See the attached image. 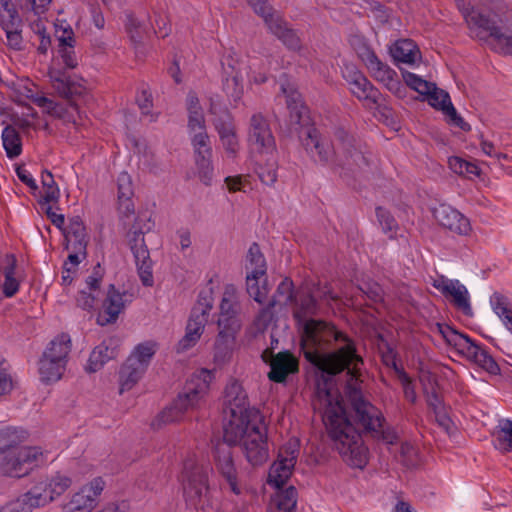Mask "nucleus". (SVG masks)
I'll return each instance as SVG.
<instances>
[{
    "instance_id": "f257e3e1",
    "label": "nucleus",
    "mask_w": 512,
    "mask_h": 512,
    "mask_svg": "<svg viewBox=\"0 0 512 512\" xmlns=\"http://www.w3.org/2000/svg\"><path fill=\"white\" fill-rule=\"evenodd\" d=\"M299 333L303 356L321 372L314 408L322 411L327 433L344 459L352 465L362 466L366 462V449L346 417L343 399L334 381L336 375L346 371L345 390L352 382L353 386L360 383L363 359L357 353L356 344L333 323L322 319L304 321Z\"/></svg>"
},
{
    "instance_id": "20e7f679",
    "label": "nucleus",
    "mask_w": 512,
    "mask_h": 512,
    "mask_svg": "<svg viewBox=\"0 0 512 512\" xmlns=\"http://www.w3.org/2000/svg\"><path fill=\"white\" fill-rule=\"evenodd\" d=\"M346 396L351 404V407L355 413V419L357 426L356 427L349 419L347 411H345L346 417L348 421L351 423V425L354 427V429L357 431L360 437V441L366 449V462L362 466H356L352 465L348 461H346L341 453H339L343 459L344 462H346L349 466L354 468L363 469L366 464L368 463V448L364 445V442L362 440V432L371 435L373 438L381 439L386 444L393 445L398 440L397 433L390 428H384V422L385 419L381 413V411L372 405L369 401H367L363 393L361 391L360 383L358 385L353 386V382L347 386L346 389ZM344 410L346 408L344 407ZM329 437H331L329 435ZM333 442V445H335V442L332 438H330ZM336 447V446H334ZM338 452H340L337 448H335Z\"/></svg>"
},
{
    "instance_id": "79ce46f5",
    "label": "nucleus",
    "mask_w": 512,
    "mask_h": 512,
    "mask_svg": "<svg viewBox=\"0 0 512 512\" xmlns=\"http://www.w3.org/2000/svg\"><path fill=\"white\" fill-rule=\"evenodd\" d=\"M242 75L224 76L222 89L233 106H237L244 94Z\"/></svg>"
},
{
    "instance_id": "2eb2a0df",
    "label": "nucleus",
    "mask_w": 512,
    "mask_h": 512,
    "mask_svg": "<svg viewBox=\"0 0 512 512\" xmlns=\"http://www.w3.org/2000/svg\"><path fill=\"white\" fill-rule=\"evenodd\" d=\"M232 445L225 441L215 445L213 451V459L216 471L221 478L227 483L229 489L235 494L240 495L242 492L241 485L238 481V472L235 467Z\"/></svg>"
},
{
    "instance_id": "cd10ccee",
    "label": "nucleus",
    "mask_w": 512,
    "mask_h": 512,
    "mask_svg": "<svg viewBox=\"0 0 512 512\" xmlns=\"http://www.w3.org/2000/svg\"><path fill=\"white\" fill-rule=\"evenodd\" d=\"M351 92L367 105L376 104L380 93L371 82L360 72H354L348 80Z\"/></svg>"
},
{
    "instance_id": "c85d7f7f",
    "label": "nucleus",
    "mask_w": 512,
    "mask_h": 512,
    "mask_svg": "<svg viewBox=\"0 0 512 512\" xmlns=\"http://www.w3.org/2000/svg\"><path fill=\"white\" fill-rule=\"evenodd\" d=\"M146 369L136 358H128L119 373L120 393L132 389L142 378Z\"/></svg>"
},
{
    "instance_id": "4be33fe9",
    "label": "nucleus",
    "mask_w": 512,
    "mask_h": 512,
    "mask_svg": "<svg viewBox=\"0 0 512 512\" xmlns=\"http://www.w3.org/2000/svg\"><path fill=\"white\" fill-rule=\"evenodd\" d=\"M281 91L285 95L287 108L290 113V123L292 126L303 127L308 125V108L304 105L302 96L297 89L291 85H281Z\"/></svg>"
},
{
    "instance_id": "f3484780",
    "label": "nucleus",
    "mask_w": 512,
    "mask_h": 512,
    "mask_svg": "<svg viewBox=\"0 0 512 512\" xmlns=\"http://www.w3.org/2000/svg\"><path fill=\"white\" fill-rule=\"evenodd\" d=\"M261 358L270 365L268 378L276 383H282L289 374L298 372V360L289 351L274 354L271 349H265Z\"/></svg>"
},
{
    "instance_id": "72a5a7b5",
    "label": "nucleus",
    "mask_w": 512,
    "mask_h": 512,
    "mask_svg": "<svg viewBox=\"0 0 512 512\" xmlns=\"http://www.w3.org/2000/svg\"><path fill=\"white\" fill-rule=\"evenodd\" d=\"M265 276L266 275L255 274L252 272H247L246 276L247 293L259 304L264 303L269 293Z\"/></svg>"
},
{
    "instance_id": "473e14b6",
    "label": "nucleus",
    "mask_w": 512,
    "mask_h": 512,
    "mask_svg": "<svg viewBox=\"0 0 512 512\" xmlns=\"http://www.w3.org/2000/svg\"><path fill=\"white\" fill-rule=\"evenodd\" d=\"M65 367V363L43 353V356L39 361V373L41 380L45 383L58 381L62 377Z\"/></svg>"
},
{
    "instance_id": "c03bdc74",
    "label": "nucleus",
    "mask_w": 512,
    "mask_h": 512,
    "mask_svg": "<svg viewBox=\"0 0 512 512\" xmlns=\"http://www.w3.org/2000/svg\"><path fill=\"white\" fill-rule=\"evenodd\" d=\"M445 297H451L455 307L462 310L465 314H470L471 306L469 303L468 290L458 280H454L453 288L444 294Z\"/></svg>"
},
{
    "instance_id": "4d7b16f0",
    "label": "nucleus",
    "mask_w": 512,
    "mask_h": 512,
    "mask_svg": "<svg viewBox=\"0 0 512 512\" xmlns=\"http://www.w3.org/2000/svg\"><path fill=\"white\" fill-rule=\"evenodd\" d=\"M15 274V259L5 269V281L3 285V293L6 297H12L16 294L19 288V283L14 277Z\"/></svg>"
},
{
    "instance_id": "c9c22d12",
    "label": "nucleus",
    "mask_w": 512,
    "mask_h": 512,
    "mask_svg": "<svg viewBox=\"0 0 512 512\" xmlns=\"http://www.w3.org/2000/svg\"><path fill=\"white\" fill-rule=\"evenodd\" d=\"M186 105L188 110V127L191 131L203 130L205 120L203 110L195 92L190 91L187 95Z\"/></svg>"
},
{
    "instance_id": "4468645a",
    "label": "nucleus",
    "mask_w": 512,
    "mask_h": 512,
    "mask_svg": "<svg viewBox=\"0 0 512 512\" xmlns=\"http://www.w3.org/2000/svg\"><path fill=\"white\" fill-rule=\"evenodd\" d=\"M335 141L340 144V153L337 154V166L342 169L354 171L369 165V160L357 144L355 138L342 128L335 131Z\"/></svg>"
},
{
    "instance_id": "a19ab883",
    "label": "nucleus",
    "mask_w": 512,
    "mask_h": 512,
    "mask_svg": "<svg viewBox=\"0 0 512 512\" xmlns=\"http://www.w3.org/2000/svg\"><path fill=\"white\" fill-rule=\"evenodd\" d=\"M294 465H288L282 461L276 460L270 467L268 473V483L280 489L290 478Z\"/></svg>"
},
{
    "instance_id": "f8f14e48",
    "label": "nucleus",
    "mask_w": 512,
    "mask_h": 512,
    "mask_svg": "<svg viewBox=\"0 0 512 512\" xmlns=\"http://www.w3.org/2000/svg\"><path fill=\"white\" fill-rule=\"evenodd\" d=\"M71 485V478L57 474L50 479L46 478L37 481L24 494L32 509H36L53 502L57 497L64 494Z\"/></svg>"
},
{
    "instance_id": "5fc2aeb1",
    "label": "nucleus",
    "mask_w": 512,
    "mask_h": 512,
    "mask_svg": "<svg viewBox=\"0 0 512 512\" xmlns=\"http://www.w3.org/2000/svg\"><path fill=\"white\" fill-rule=\"evenodd\" d=\"M403 78L408 86L412 89L416 90L418 93L422 95H426L430 92V88L434 83L428 82L414 73L411 72H403Z\"/></svg>"
},
{
    "instance_id": "f704fd0d",
    "label": "nucleus",
    "mask_w": 512,
    "mask_h": 512,
    "mask_svg": "<svg viewBox=\"0 0 512 512\" xmlns=\"http://www.w3.org/2000/svg\"><path fill=\"white\" fill-rule=\"evenodd\" d=\"M212 306L210 304H203L198 302L191 311L190 318L187 323L186 331L191 332L193 335L201 336L205 324L208 321V314Z\"/></svg>"
},
{
    "instance_id": "69168bd1",
    "label": "nucleus",
    "mask_w": 512,
    "mask_h": 512,
    "mask_svg": "<svg viewBox=\"0 0 512 512\" xmlns=\"http://www.w3.org/2000/svg\"><path fill=\"white\" fill-rule=\"evenodd\" d=\"M311 294H315L316 301H336L339 296L333 293L328 285L321 286L320 284L314 286L309 290Z\"/></svg>"
},
{
    "instance_id": "603ef678",
    "label": "nucleus",
    "mask_w": 512,
    "mask_h": 512,
    "mask_svg": "<svg viewBox=\"0 0 512 512\" xmlns=\"http://www.w3.org/2000/svg\"><path fill=\"white\" fill-rule=\"evenodd\" d=\"M299 454V442L298 440H290L283 447L280 448L277 460L287 463L288 465L296 464V460Z\"/></svg>"
},
{
    "instance_id": "ea45409f",
    "label": "nucleus",
    "mask_w": 512,
    "mask_h": 512,
    "mask_svg": "<svg viewBox=\"0 0 512 512\" xmlns=\"http://www.w3.org/2000/svg\"><path fill=\"white\" fill-rule=\"evenodd\" d=\"M495 447L503 451H512V421L509 419L499 420L494 433Z\"/></svg>"
},
{
    "instance_id": "2f4dec72",
    "label": "nucleus",
    "mask_w": 512,
    "mask_h": 512,
    "mask_svg": "<svg viewBox=\"0 0 512 512\" xmlns=\"http://www.w3.org/2000/svg\"><path fill=\"white\" fill-rule=\"evenodd\" d=\"M297 504V490L289 486L285 490H279L271 498L267 512H294Z\"/></svg>"
},
{
    "instance_id": "09e8293b",
    "label": "nucleus",
    "mask_w": 512,
    "mask_h": 512,
    "mask_svg": "<svg viewBox=\"0 0 512 512\" xmlns=\"http://www.w3.org/2000/svg\"><path fill=\"white\" fill-rule=\"evenodd\" d=\"M376 215L384 233L389 234L390 238H394L398 230V223L392 214L388 210L378 207Z\"/></svg>"
},
{
    "instance_id": "6ab92c4d",
    "label": "nucleus",
    "mask_w": 512,
    "mask_h": 512,
    "mask_svg": "<svg viewBox=\"0 0 512 512\" xmlns=\"http://www.w3.org/2000/svg\"><path fill=\"white\" fill-rule=\"evenodd\" d=\"M240 303L237 290L234 285L225 287L223 297L220 303V314L217 326H230L233 329H241V320L239 318Z\"/></svg>"
},
{
    "instance_id": "37998d69",
    "label": "nucleus",
    "mask_w": 512,
    "mask_h": 512,
    "mask_svg": "<svg viewBox=\"0 0 512 512\" xmlns=\"http://www.w3.org/2000/svg\"><path fill=\"white\" fill-rule=\"evenodd\" d=\"M246 261L247 272L266 275V260L257 243H253L250 246L246 256Z\"/></svg>"
},
{
    "instance_id": "49530a36",
    "label": "nucleus",
    "mask_w": 512,
    "mask_h": 512,
    "mask_svg": "<svg viewBox=\"0 0 512 512\" xmlns=\"http://www.w3.org/2000/svg\"><path fill=\"white\" fill-rule=\"evenodd\" d=\"M194 150L199 178L205 185H210L213 177V167L211 165L212 155H205L206 153L203 152L204 147H201V151L200 149Z\"/></svg>"
},
{
    "instance_id": "7c9ffc66",
    "label": "nucleus",
    "mask_w": 512,
    "mask_h": 512,
    "mask_svg": "<svg viewBox=\"0 0 512 512\" xmlns=\"http://www.w3.org/2000/svg\"><path fill=\"white\" fill-rule=\"evenodd\" d=\"M390 53L396 62L413 65L420 60L421 55L416 44L410 39L399 40L390 48Z\"/></svg>"
},
{
    "instance_id": "a211bd4d",
    "label": "nucleus",
    "mask_w": 512,
    "mask_h": 512,
    "mask_svg": "<svg viewBox=\"0 0 512 512\" xmlns=\"http://www.w3.org/2000/svg\"><path fill=\"white\" fill-rule=\"evenodd\" d=\"M248 142L253 149L260 153H268L275 148V139L270 125L261 113H255L250 118Z\"/></svg>"
},
{
    "instance_id": "1a4fd4ad",
    "label": "nucleus",
    "mask_w": 512,
    "mask_h": 512,
    "mask_svg": "<svg viewBox=\"0 0 512 512\" xmlns=\"http://www.w3.org/2000/svg\"><path fill=\"white\" fill-rule=\"evenodd\" d=\"M223 413L227 420L224 426H238L259 419L257 412L249 409L247 394L236 381L225 389Z\"/></svg>"
},
{
    "instance_id": "ddd939ff",
    "label": "nucleus",
    "mask_w": 512,
    "mask_h": 512,
    "mask_svg": "<svg viewBox=\"0 0 512 512\" xmlns=\"http://www.w3.org/2000/svg\"><path fill=\"white\" fill-rule=\"evenodd\" d=\"M336 148L323 137L315 127H308L303 138V146L315 163L321 165L337 166V154L340 153V144L336 141Z\"/></svg>"
},
{
    "instance_id": "c756f323",
    "label": "nucleus",
    "mask_w": 512,
    "mask_h": 512,
    "mask_svg": "<svg viewBox=\"0 0 512 512\" xmlns=\"http://www.w3.org/2000/svg\"><path fill=\"white\" fill-rule=\"evenodd\" d=\"M293 303L295 304L293 316L297 321L298 328L302 327L304 321L313 319L312 316L318 313L319 307L315 294H311L310 291L301 295L299 299L295 298Z\"/></svg>"
},
{
    "instance_id": "bf43d9fd",
    "label": "nucleus",
    "mask_w": 512,
    "mask_h": 512,
    "mask_svg": "<svg viewBox=\"0 0 512 512\" xmlns=\"http://www.w3.org/2000/svg\"><path fill=\"white\" fill-rule=\"evenodd\" d=\"M359 294L356 296H366L373 303L382 301L383 290L378 283H364L358 287Z\"/></svg>"
},
{
    "instance_id": "9d476101",
    "label": "nucleus",
    "mask_w": 512,
    "mask_h": 512,
    "mask_svg": "<svg viewBox=\"0 0 512 512\" xmlns=\"http://www.w3.org/2000/svg\"><path fill=\"white\" fill-rule=\"evenodd\" d=\"M209 112L225 151L235 157L239 150V142L235 131L233 116L222 102L219 95L210 98Z\"/></svg>"
},
{
    "instance_id": "bb28decb",
    "label": "nucleus",
    "mask_w": 512,
    "mask_h": 512,
    "mask_svg": "<svg viewBox=\"0 0 512 512\" xmlns=\"http://www.w3.org/2000/svg\"><path fill=\"white\" fill-rule=\"evenodd\" d=\"M240 329H233L230 326H218V334L214 343V361L224 363L230 356L236 336Z\"/></svg>"
},
{
    "instance_id": "0e129e2a",
    "label": "nucleus",
    "mask_w": 512,
    "mask_h": 512,
    "mask_svg": "<svg viewBox=\"0 0 512 512\" xmlns=\"http://www.w3.org/2000/svg\"><path fill=\"white\" fill-rule=\"evenodd\" d=\"M248 5L254 10V12L263 18L264 22L276 11L266 0H246Z\"/></svg>"
},
{
    "instance_id": "9b49d317",
    "label": "nucleus",
    "mask_w": 512,
    "mask_h": 512,
    "mask_svg": "<svg viewBox=\"0 0 512 512\" xmlns=\"http://www.w3.org/2000/svg\"><path fill=\"white\" fill-rule=\"evenodd\" d=\"M143 221L144 219L141 216L137 217L127 236L140 280L144 286L151 287L154 284L152 273L153 263L144 240V231L141 226V222Z\"/></svg>"
},
{
    "instance_id": "f03ea898",
    "label": "nucleus",
    "mask_w": 512,
    "mask_h": 512,
    "mask_svg": "<svg viewBox=\"0 0 512 512\" xmlns=\"http://www.w3.org/2000/svg\"><path fill=\"white\" fill-rule=\"evenodd\" d=\"M470 29H476L480 40L492 38L494 50L512 55V34L507 26L508 7L503 0H478L470 5L467 0H455Z\"/></svg>"
},
{
    "instance_id": "b1692460",
    "label": "nucleus",
    "mask_w": 512,
    "mask_h": 512,
    "mask_svg": "<svg viewBox=\"0 0 512 512\" xmlns=\"http://www.w3.org/2000/svg\"><path fill=\"white\" fill-rule=\"evenodd\" d=\"M115 289L113 284L109 285L106 298L103 302V311L97 317V323L105 326L114 323L125 307L123 296Z\"/></svg>"
},
{
    "instance_id": "de8ad7c7",
    "label": "nucleus",
    "mask_w": 512,
    "mask_h": 512,
    "mask_svg": "<svg viewBox=\"0 0 512 512\" xmlns=\"http://www.w3.org/2000/svg\"><path fill=\"white\" fill-rule=\"evenodd\" d=\"M1 25L6 32L8 45L13 49H20L22 43L21 33L19 26L22 24V19L19 17V21H15L12 24L11 20H6L5 15L0 13Z\"/></svg>"
},
{
    "instance_id": "39448f33",
    "label": "nucleus",
    "mask_w": 512,
    "mask_h": 512,
    "mask_svg": "<svg viewBox=\"0 0 512 512\" xmlns=\"http://www.w3.org/2000/svg\"><path fill=\"white\" fill-rule=\"evenodd\" d=\"M213 378L210 370L195 371L186 381L183 392L155 417L151 426L160 429L163 425L180 421L186 412L202 407L206 403Z\"/></svg>"
},
{
    "instance_id": "412c9836",
    "label": "nucleus",
    "mask_w": 512,
    "mask_h": 512,
    "mask_svg": "<svg viewBox=\"0 0 512 512\" xmlns=\"http://www.w3.org/2000/svg\"><path fill=\"white\" fill-rule=\"evenodd\" d=\"M265 24L269 31L275 35L288 49L298 51L302 44L296 31L293 30L288 22L281 16L279 12H275L266 19Z\"/></svg>"
},
{
    "instance_id": "e433bc0d",
    "label": "nucleus",
    "mask_w": 512,
    "mask_h": 512,
    "mask_svg": "<svg viewBox=\"0 0 512 512\" xmlns=\"http://www.w3.org/2000/svg\"><path fill=\"white\" fill-rule=\"evenodd\" d=\"M71 346L70 336L62 333L51 340L44 353L49 355V357L66 364L68 355L71 351Z\"/></svg>"
},
{
    "instance_id": "a878e982",
    "label": "nucleus",
    "mask_w": 512,
    "mask_h": 512,
    "mask_svg": "<svg viewBox=\"0 0 512 512\" xmlns=\"http://www.w3.org/2000/svg\"><path fill=\"white\" fill-rule=\"evenodd\" d=\"M364 60L372 76L377 81L384 83L390 90L398 85L396 72L383 63L373 51L367 50Z\"/></svg>"
},
{
    "instance_id": "6e6552de",
    "label": "nucleus",
    "mask_w": 512,
    "mask_h": 512,
    "mask_svg": "<svg viewBox=\"0 0 512 512\" xmlns=\"http://www.w3.org/2000/svg\"><path fill=\"white\" fill-rule=\"evenodd\" d=\"M437 330L449 345L454 346L469 361L490 374H498L500 368L493 357L467 335L461 334L448 325L437 324Z\"/></svg>"
},
{
    "instance_id": "0eeeda50",
    "label": "nucleus",
    "mask_w": 512,
    "mask_h": 512,
    "mask_svg": "<svg viewBox=\"0 0 512 512\" xmlns=\"http://www.w3.org/2000/svg\"><path fill=\"white\" fill-rule=\"evenodd\" d=\"M210 472L211 468L208 465L198 462L193 457L184 461L181 484L183 496L188 506L205 510L206 507L211 505Z\"/></svg>"
},
{
    "instance_id": "338daca9",
    "label": "nucleus",
    "mask_w": 512,
    "mask_h": 512,
    "mask_svg": "<svg viewBox=\"0 0 512 512\" xmlns=\"http://www.w3.org/2000/svg\"><path fill=\"white\" fill-rule=\"evenodd\" d=\"M442 111L450 118V122L453 125L459 127L463 131L471 130V126L457 113L452 103H449V105Z\"/></svg>"
},
{
    "instance_id": "58836bf2",
    "label": "nucleus",
    "mask_w": 512,
    "mask_h": 512,
    "mask_svg": "<svg viewBox=\"0 0 512 512\" xmlns=\"http://www.w3.org/2000/svg\"><path fill=\"white\" fill-rule=\"evenodd\" d=\"M2 142L8 158L13 159L21 154V137L18 131L12 125H7L3 129Z\"/></svg>"
},
{
    "instance_id": "13d9d810",
    "label": "nucleus",
    "mask_w": 512,
    "mask_h": 512,
    "mask_svg": "<svg viewBox=\"0 0 512 512\" xmlns=\"http://www.w3.org/2000/svg\"><path fill=\"white\" fill-rule=\"evenodd\" d=\"M66 241L71 242V238H81L87 236L86 228L79 216L70 219L68 227L64 230Z\"/></svg>"
},
{
    "instance_id": "8fccbe9b",
    "label": "nucleus",
    "mask_w": 512,
    "mask_h": 512,
    "mask_svg": "<svg viewBox=\"0 0 512 512\" xmlns=\"http://www.w3.org/2000/svg\"><path fill=\"white\" fill-rule=\"evenodd\" d=\"M42 184L44 188V202H57L60 196V192L51 172L45 171L42 174Z\"/></svg>"
},
{
    "instance_id": "3c124183",
    "label": "nucleus",
    "mask_w": 512,
    "mask_h": 512,
    "mask_svg": "<svg viewBox=\"0 0 512 512\" xmlns=\"http://www.w3.org/2000/svg\"><path fill=\"white\" fill-rule=\"evenodd\" d=\"M155 352L156 345L152 342H146L139 344L128 358H136L147 369Z\"/></svg>"
},
{
    "instance_id": "7ed1b4c3",
    "label": "nucleus",
    "mask_w": 512,
    "mask_h": 512,
    "mask_svg": "<svg viewBox=\"0 0 512 512\" xmlns=\"http://www.w3.org/2000/svg\"><path fill=\"white\" fill-rule=\"evenodd\" d=\"M28 434L12 426L0 429V475L20 478L43 460L39 447L22 445Z\"/></svg>"
},
{
    "instance_id": "052dcab7",
    "label": "nucleus",
    "mask_w": 512,
    "mask_h": 512,
    "mask_svg": "<svg viewBox=\"0 0 512 512\" xmlns=\"http://www.w3.org/2000/svg\"><path fill=\"white\" fill-rule=\"evenodd\" d=\"M32 510L25 494L0 508V512H31Z\"/></svg>"
},
{
    "instance_id": "4c0bfd02",
    "label": "nucleus",
    "mask_w": 512,
    "mask_h": 512,
    "mask_svg": "<svg viewBox=\"0 0 512 512\" xmlns=\"http://www.w3.org/2000/svg\"><path fill=\"white\" fill-rule=\"evenodd\" d=\"M58 40L60 43L59 51L65 66L70 69L75 68L77 66V59L73 50L75 40L72 29H64L62 35L58 36Z\"/></svg>"
},
{
    "instance_id": "774afa93",
    "label": "nucleus",
    "mask_w": 512,
    "mask_h": 512,
    "mask_svg": "<svg viewBox=\"0 0 512 512\" xmlns=\"http://www.w3.org/2000/svg\"><path fill=\"white\" fill-rule=\"evenodd\" d=\"M490 303L494 312L499 317H503L505 313H509L510 308L508 307L507 298L502 294L494 293L490 298Z\"/></svg>"
},
{
    "instance_id": "5701e85b",
    "label": "nucleus",
    "mask_w": 512,
    "mask_h": 512,
    "mask_svg": "<svg viewBox=\"0 0 512 512\" xmlns=\"http://www.w3.org/2000/svg\"><path fill=\"white\" fill-rule=\"evenodd\" d=\"M49 76L56 92L69 100L71 104L85 91V87L80 82L73 80L65 71L52 70L49 72Z\"/></svg>"
},
{
    "instance_id": "a18cd8bd",
    "label": "nucleus",
    "mask_w": 512,
    "mask_h": 512,
    "mask_svg": "<svg viewBox=\"0 0 512 512\" xmlns=\"http://www.w3.org/2000/svg\"><path fill=\"white\" fill-rule=\"evenodd\" d=\"M296 296L294 294L293 282L289 278H284L277 287L273 299L270 301V306L282 305L287 306L292 304Z\"/></svg>"
},
{
    "instance_id": "423d86ee",
    "label": "nucleus",
    "mask_w": 512,
    "mask_h": 512,
    "mask_svg": "<svg viewBox=\"0 0 512 512\" xmlns=\"http://www.w3.org/2000/svg\"><path fill=\"white\" fill-rule=\"evenodd\" d=\"M224 439L230 444H238L253 467L262 466L269 458L266 428L259 419L238 426H224Z\"/></svg>"
},
{
    "instance_id": "864d4df0",
    "label": "nucleus",
    "mask_w": 512,
    "mask_h": 512,
    "mask_svg": "<svg viewBox=\"0 0 512 512\" xmlns=\"http://www.w3.org/2000/svg\"><path fill=\"white\" fill-rule=\"evenodd\" d=\"M426 96H428L429 104L439 110H444L451 103L449 94L436 87L435 84L432 85L430 92Z\"/></svg>"
},
{
    "instance_id": "aec40b11",
    "label": "nucleus",
    "mask_w": 512,
    "mask_h": 512,
    "mask_svg": "<svg viewBox=\"0 0 512 512\" xmlns=\"http://www.w3.org/2000/svg\"><path fill=\"white\" fill-rule=\"evenodd\" d=\"M433 216L439 225L458 235H467L471 231L469 220L449 205L441 204L434 208Z\"/></svg>"
},
{
    "instance_id": "393cba45",
    "label": "nucleus",
    "mask_w": 512,
    "mask_h": 512,
    "mask_svg": "<svg viewBox=\"0 0 512 512\" xmlns=\"http://www.w3.org/2000/svg\"><path fill=\"white\" fill-rule=\"evenodd\" d=\"M119 352V340L110 337L103 340L96 346L90 354L87 370L96 372L100 370L106 362L117 357Z\"/></svg>"
},
{
    "instance_id": "680f3d73",
    "label": "nucleus",
    "mask_w": 512,
    "mask_h": 512,
    "mask_svg": "<svg viewBox=\"0 0 512 512\" xmlns=\"http://www.w3.org/2000/svg\"><path fill=\"white\" fill-rule=\"evenodd\" d=\"M100 292L94 293L92 291L81 290L76 298L77 305L84 310H91L94 308L99 299Z\"/></svg>"
},
{
    "instance_id": "e2e57ef3",
    "label": "nucleus",
    "mask_w": 512,
    "mask_h": 512,
    "mask_svg": "<svg viewBox=\"0 0 512 512\" xmlns=\"http://www.w3.org/2000/svg\"><path fill=\"white\" fill-rule=\"evenodd\" d=\"M223 75L232 77L233 75H242L240 61L233 55L225 56L222 60Z\"/></svg>"
},
{
    "instance_id": "6e6d98bb",
    "label": "nucleus",
    "mask_w": 512,
    "mask_h": 512,
    "mask_svg": "<svg viewBox=\"0 0 512 512\" xmlns=\"http://www.w3.org/2000/svg\"><path fill=\"white\" fill-rule=\"evenodd\" d=\"M256 172L261 182L267 186H272L277 181V165L275 162L259 165Z\"/></svg>"
},
{
    "instance_id": "dca6fc26",
    "label": "nucleus",
    "mask_w": 512,
    "mask_h": 512,
    "mask_svg": "<svg viewBox=\"0 0 512 512\" xmlns=\"http://www.w3.org/2000/svg\"><path fill=\"white\" fill-rule=\"evenodd\" d=\"M105 482L96 477L73 494L61 512H91L98 504V497L104 490Z\"/></svg>"
}]
</instances>
